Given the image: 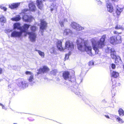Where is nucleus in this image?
Listing matches in <instances>:
<instances>
[{
	"label": "nucleus",
	"instance_id": "27",
	"mask_svg": "<svg viewBox=\"0 0 124 124\" xmlns=\"http://www.w3.org/2000/svg\"><path fill=\"white\" fill-rule=\"evenodd\" d=\"M115 58H116L115 62L117 64L118 63H121V61L120 57L119 56H116V57L114 59H115Z\"/></svg>",
	"mask_w": 124,
	"mask_h": 124
},
{
	"label": "nucleus",
	"instance_id": "55",
	"mask_svg": "<svg viewBox=\"0 0 124 124\" xmlns=\"http://www.w3.org/2000/svg\"><path fill=\"white\" fill-rule=\"evenodd\" d=\"M57 80L58 81H59V78H57Z\"/></svg>",
	"mask_w": 124,
	"mask_h": 124
},
{
	"label": "nucleus",
	"instance_id": "21",
	"mask_svg": "<svg viewBox=\"0 0 124 124\" xmlns=\"http://www.w3.org/2000/svg\"><path fill=\"white\" fill-rule=\"evenodd\" d=\"M18 29L21 30L22 28L21 27L20 24L19 23H15L14 24V29Z\"/></svg>",
	"mask_w": 124,
	"mask_h": 124
},
{
	"label": "nucleus",
	"instance_id": "39",
	"mask_svg": "<svg viewBox=\"0 0 124 124\" xmlns=\"http://www.w3.org/2000/svg\"><path fill=\"white\" fill-rule=\"evenodd\" d=\"M111 91L112 94L113 95V96H114L116 92V90L114 89H113Z\"/></svg>",
	"mask_w": 124,
	"mask_h": 124
},
{
	"label": "nucleus",
	"instance_id": "46",
	"mask_svg": "<svg viewBox=\"0 0 124 124\" xmlns=\"http://www.w3.org/2000/svg\"><path fill=\"white\" fill-rule=\"evenodd\" d=\"M2 107L3 109H4L5 110H6L7 109V108H5L3 105L2 106Z\"/></svg>",
	"mask_w": 124,
	"mask_h": 124
},
{
	"label": "nucleus",
	"instance_id": "56",
	"mask_svg": "<svg viewBox=\"0 0 124 124\" xmlns=\"http://www.w3.org/2000/svg\"><path fill=\"white\" fill-rule=\"evenodd\" d=\"M9 31H8L9 32H10L11 31L10 30H8Z\"/></svg>",
	"mask_w": 124,
	"mask_h": 124
},
{
	"label": "nucleus",
	"instance_id": "3",
	"mask_svg": "<svg viewBox=\"0 0 124 124\" xmlns=\"http://www.w3.org/2000/svg\"><path fill=\"white\" fill-rule=\"evenodd\" d=\"M63 77L64 79L70 82V83L75 82L76 79L75 77L71 78L69 72L67 71H65L63 73Z\"/></svg>",
	"mask_w": 124,
	"mask_h": 124
},
{
	"label": "nucleus",
	"instance_id": "16",
	"mask_svg": "<svg viewBox=\"0 0 124 124\" xmlns=\"http://www.w3.org/2000/svg\"><path fill=\"white\" fill-rule=\"evenodd\" d=\"M29 7V10L30 11H35L36 9V7L34 4V3L33 2H32L30 3Z\"/></svg>",
	"mask_w": 124,
	"mask_h": 124
},
{
	"label": "nucleus",
	"instance_id": "5",
	"mask_svg": "<svg viewBox=\"0 0 124 124\" xmlns=\"http://www.w3.org/2000/svg\"><path fill=\"white\" fill-rule=\"evenodd\" d=\"M74 47V45L72 42L69 41L66 42L64 49L69 51V53L73 49Z\"/></svg>",
	"mask_w": 124,
	"mask_h": 124
},
{
	"label": "nucleus",
	"instance_id": "30",
	"mask_svg": "<svg viewBox=\"0 0 124 124\" xmlns=\"http://www.w3.org/2000/svg\"><path fill=\"white\" fill-rule=\"evenodd\" d=\"M6 21V19L3 16H2V17L0 18V22L2 23H5Z\"/></svg>",
	"mask_w": 124,
	"mask_h": 124
},
{
	"label": "nucleus",
	"instance_id": "43",
	"mask_svg": "<svg viewBox=\"0 0 124 124\" xmlns=\"http://www.w3.org/2000/svg\"><path fill=\"white\" fill-rule=\"evenodd\" d=\"M111 66L112 68L113 69H114L116 67L115 65L113 63H112L111 64Z\"/></svg>",
	"mask_w": 124,
	"mask_h": 124
},
{
	"label": "nucleus",
	"instance_id": "38",
	"mask_svg": "<svg viewBox=\"0 0 124 124\" xmlns=\"http://www.w3.org/2000/svg\"><path fill=\"white\" fill-rule=\"evenodd\" d=\"M122 28V26L119 25H117L115 27V29H119Z\"/></svg>",
	"mask_w": 124,
	"mask_h": 124
},
{
	"label": "nucleus",
	"instance_id": "12",
	"mask_svg": "<svg viewBox=\"0 0 124 124\" xmlns=\"http://www.w3.org/2000/svg\"><path fill=\"white\" fill-rule=\"evenodd\" d=\"M23 19L24 21L26 22H30L31 21L32 17L31 16L25 15L23 16Z\"/></svg>",
	"mask_w": 124,
	"mask_h": 124
},
{
	"label": "nucleus",
	"instance_id": "34",
	"mask_svg": "<svg viewBox=\"0 0 124 124\" xmlns=\"http://www.w3.org/2000/svg\"><path fill=\"white\" fill-rule=\"evenodd\" d=\"M112 85L113 86H117L119 85V84L118 83L117 84L116 82L115 81H112Z\"/></svg>",
	"mask_w": 124,
	"mask_h": 124
},
{
	"label": "nucleus",
	"instance_id": "54",
	"mask_svg": "<svg viewBox=\"0 0 124 124\" xmlns=\"http://www.w3.org/2000/svg\"><path fill=\"white\" fill-rule=\"evenodd\" d=\"M0 105L2 107V106H3V105L1 103H0Z\"/></svg>",
	"mask_w": 124,
	"mask_h": 124
},
{
	"label": "nucleus",
	"instance_id": "7",
	"mask_svg": "<svg viewBox=\"0 0 124 124\" xmlns=\"http://www.w3.org/2000/svg\"><path fill=\"white\" fill-rule=\"evenodd\" d=\"M106 53H111V55L113 59L116 57V52L113 48L107 46V49H106Z\"/></svg>",
	"mask_w": 124,
	"mask_h": 124
},
{
	"label": "nucleus",
	"instance_id": "52",
	"mask_svg": "<svg viewBox=\"0 0 124 124\" xmlns=\"http://www.w3.org/2000/svg\"><path fill=\"white\" fill-rule=\"evenodd\" d=\"M112 1H118L119 0H111Z\"/></svg>",
	"mask_w": 124,
	"mask_h": 124
},
{
	"label": "nucleus",
	"instance_id": "22",
	"mask_svg": "<svg viewBox=\"0 0 124 124\" xmlns=\"http://www.w3.org/2000/svg\"><path fill=\"white\" fill-rule=\"evenodd\" d=\"M20 3H13L10 5H9V7L12 9L16 8L19 5Z\"/></svg>",
	"mask_w": 124,
	"mask_h": 124
},
{
	"label": "nucleus",
	"instance_id": "35",
	"mask_svg": "<svg viewBox=\"0 0 124 124\" xmlns=\"http://www.w3.org/2000/svg\"><path fill=\"white\" fill-rule=\"evenodd\" d=\"M36 29V26H32L31 28V30L33 31H35Z\"/></svg>",
	"mask_w": 124,
	"mask_h": 124
},
{
	"label": "nucleus",
	"instance_id": "1",
	"mask_svg": "<svg viewBox=\"0 0 124 124\" xmlns=\"http://www.w3.org/2000/svg\"><path fill=\"white\" fill-rule=\"evenodd\" d=\"M77 44L78 49L82 52H86L90 56H92V47L88 45L87 41L84 40L81 38H78L77 40Z\"/></svg>",
	"mask_w": 124,
	"mask_h": 124
},
{
	"label": "nucleus",
	"instance_id": "58",
	"mask_svg": "<svg viewBox=\"0 0 124 124\" xmlns=\"http://www.w3.org/2000/svg\"><path fill=\"white\" fill-rule=\"evenodd\" d=\"M14 124H15V123H14Z\"/></svg>",
	"mask_w": 124,
	"mask_h": 124
},
{
	"label": "nucleus",
	"instance_id": "37",
	"mask_svg": "<svg viewBox=\"0 0 124 124\" xmlns=\"http://www.w3.org/2000/svg\"><path fill=\"white\" fill-rule=\"evenodd\" d=\"M70 54V53L68 54H66L65 55V57L64 58V61H65L66 59H68L69 57V55Z\"/></svg>",
	"mask_w": 124,
	"mask_h": 124
},
{
	"label": "nucleus",
	"instance_id": "42",
	"mask_svg": "<svg viewBox=\"0 0 124 124\" xmlns=\"http://www.w3.org/2000/svg\"><path fill=\"white\" fill-rule=\"evenodd\" d=\"M89 65L90 66L93 65L94 64V62L93 61H91L89 63Z\"/></svg>",
	"mask_w": 124,
	"mask_h": 124
},
{
	"label": "nucleus",
	"instance_id": "14",
	"mask_svg": "<svg viewBox=\"0 0 124 124\" xmlns=\"http://www.w3.org/2000/svg\"><path fill=\"white\" fill-rule=\"evenodd\" d=\"M22 32H18L16 31H14L11 33V37H20L22 34Z\"/></svg>",
	"mask_w": 124,
	"mask_h": 124
},
{
	"label": "nucleus",
	"instance_id": "18",
	"mask_svg": "<svg viewBox=\"0 0 124 124\" xmlns=\"http://www.w3.org/2000/svg\"><path fill=\"white\" fill-rule=\"evenodd\" d=\"M30 26V25L27 24H24L23 26V29L22 28V29L21 30V31L22 32V33L23 32H26L27 33V32L26 31L28 30Z\"/></svg>",
	"mask_w": 124,
	"mask_h": 124
},
{
	"label": "nucleus",
	"instance_id": "4",
	"mask_svg": "<svg viewBox=\"0 0 124 124\" xmlns=\"http://www.w3.org/2000/svg\"><path fill=\"white\" fill-rule=\"evenodd\" d=\"M25 73L27 75V79L29 83L32 85H33L35 82L34 81V75L33 73L30 71H26Z\"/></svg>",
	"mask_w": 124,
	"mask_h": 124
},
{
	"label": "nucleus",
	"instance_id": "47",
	"mask_svg": "<svg viewBox=\"0 0 124 124\" xmlns=\"http://www.w3.org/2000/svg\"><path fill=\"white\" fill-rule=\"evenodd\" d=\"M17 67L16 66H13V69L15 70H17L16 68Z\"/></svg>",
	"mask_w": 124,
	"mask_h": 124
},
{
	"label": "nucleus",
	"instance_id": "26",
	"mask_svg": "<svg viewBox=\"0 0 124 124\" xmlns=\"http://www.w3.org/2000/svg\"><path fill=\"white\" fill-rule=\"evenodd\" d=\"M21 18L20 15H17L15 17L11 18V20L13 21H17L20 20Z\"/></svg>",
	"mask_w": 124,
	"mask_h": 124
},
{
	"label": "nucleus",
	"instance_id": "2",
	"mask_svg": "<svg viewBox=\"0 0 124 124\" xmlns=\"http://www.w3.org/2000/svg\"><path fill=\"white\" fill-rule=\"evenodd\" d=\"M106 37V35H104L99 39L97 38H92L91 39L93 49L95 51L96 54L98 53L99 49L103 48L104 46Z\"/></svg>",
	"mask_w": 124,
	"mask_h": 124
},
{
	"label": "nucleus",
	"instance_id": "45",
	"mask_svg": "<svg viewBox=\"0 0 124 124\" xmlns=\"http://www.w3.org/2000/svg\"><path fill=\"white\" fill-rule=\"evenodd\" d=\"M3 69L2 68H0V74H1L2 73Z\"/></svg>",
	"mask_w": 124,
	"mask_h": 124
},
{
	"label": "nucleus",
	"instance_id": "32",
	"mask_svg": "<svg viewBox=\"0 0 124 124\" xmlns=\"http://www.w3.org/2000/svg\"><path fill=\"white\" fill-rule=\"evenodd\" d=\"M39 54L42 57L44 58V52L41 51H39Z\"/></svg>",
	"mask_w": 124,
	"mask_h": 124
},
{
	"label": "nucleus",
	"instance_id": "28",
	"mask_svg": "<svg viewBox=\"0 0 124 124\" xmlns=\"http://www.w3.org/2000/svg\"><path fill=\"white\" fill-rule=\"evenodd\" d=\"M118 113L120 116H123L124 115V111L121 108H119L118 110Z\"/></svg>",
	"mask_w": 124,
	"mask_h": 124
},
{
	"label": "nucleus",
	"instance_id": "24",
	"mask_svg": "<svg viewBox=\"0 0 124 124\" xmlns=\"http://www.w3.org/2000/svg\"><path fill=\"white\" fill-rule=\"evenodd\" d=\"M111 73L112 76L115 78H117L119 75L118 73L115 71H113L112 72V71H111Z\"/></svg>",
	"mask_w": 124,
	"mask_h": 124
},
{
	"label": "nucleus",
	"instance_id": "41",
	"mask_svg": "<svg viewBox=\"0 0 124 124\" xmlns=\"http://www.w3.org/2000/svg\"><path fill=\"white\" fill-rule=\"evenodd\" d=\"M0 8L1 9H3V10L5 11H6L7 9V8H6V7L2 6L0 7Z\"/></svg>",
	"mask_w": 124,
	"mask_h": 124
},
{
	"label": "nucleus",
	"instance_id": "31",
	"mask_svg": "<svg viewBox=\"0 0 124 124\" xmlns=\"http://www.w3.org/2000/svg\"><path fill=\"white\" fill-rule=\"evenodd\" d=\"M116 120L120 123H122L124 122L123 120L119 117H117L116 119Z\"/></svg>",
	"mask_w": 124,
	"mask_h": 124
},
{
	"label": "nucleus",
	"instance_id": "8",
	"mask_svg": "<svg viewBox=\"0 0 124 124\" xmlns=\"http://www.w3.org/2000/svg\"><path fill=\"white\" fill-rule=\"evenodd\" d=\"M27 34L29 35V38L31 42H34L35 41L36 35L34 32H28Z\"/></svg>",
	"mask_w": 124,
	"mask_h": 124
},
{
	"label": "nucleus",
	"instance_id": "48",
	"mask_svg": "<svg viewBox=\"0 0 124 124\" xmlns=\"http://www.w3.org/2000/svg\"><path fill=\"white\" fill-rule=\"evenodd\" d=\"M104 116L106 117L107 118H110V117H109V116H108V115H104Z\"/></svg>",
	"mask_w": 124,
	"mask_h": 124
},
{
	"label": "nucleus",
	"instance_id": "25",
	"mask_svg": "<svg viewBox=\"0 0 124 124\" xmlns=\"http://www.w3.org/2000/svg\"><path fill=\"white\" fill-rule=\"evenodd\" d=\"M116 43L118 44L121 43L122 42L121 38V36L119 35H117L116 36Z\"/></svg>",
	"mask_w": 124,
	"mask_h": 124
},
{
	"label": "nucleus",
	"instance_id": "50",
	"mask_svg": "<svg viewBox=\"0 0 124 124\" xmlns=\"http://www.w3.org/2000/svg\"><path fill=\"white\" fill-rule=\"evenodd\" d=\"M50 1H55L56 0H49Z\"/></svg>",
	"mask_w": 124,
	"mask_h": 124
},
{
	"label": "nucleus",
	"instance_id": "20",
	"mask_svg": "<svg viewBox=\"0 0 124 124\" xmlns=\"http://www.w3.org/2000/svg\"><path fill=\"white\" fill-rule=\"evenodd\" d=\"M50 10L51 12L54 10L56 11L57 10V6L55 4L53 3L51 5L50 7Z\"/></svg>",
	"mask_w": 124,
	"mask_h": 124
},
{
	"label": "nucleus",
	"instance_id": "15",
	"mask_svg": "<svg viewBox=\"0 0 124 124\" xmlns=\"http://www.w3.org/2000/svg\"><path fill=\"white\" fill-rule=\"evenodd\" d=\"M72 32L71 30L69 29H65L63 31V34L64 36L71 35Z\"/></svg>",
	"mask_w": 124,
	"mask_h": 124
},
{
	"label": "nucleus",
	"instance_id": "53",
	"mask_svg": "<svg viewBox=\"0 0 124 124\" xmlns=\"http://www.w3.org/2000/svg\"><path fill=\"white\" fill-rule=\"evenodd\" d=\"M75 92V93L76 94V95H78V93H77V92Z\"/></svg>",
	"mask_w": 124,
	"mask_h": 124
},
{
	"label": "nucleus",
	"instance_id": "13",
	"mask_svg": "<svg viewBox=\"0 0 124 124\" xmlns=\"http://www.w3.org/2000/svg\"><path fill=\"white\" fill-rule=\"evenodd\" d=\"M106 6L108 11L111 13L113 10V8L112 4L109 2V1L106 2Z\"/></svg>",
	"mask_w": 124,
	"mask_h": 124
},
{
	"label": "nucleus",
	"instance_id": "10",
	"mask_svg": "<svg viewBox=\"0 0 124 124\" xmlns=\"http://www.w3.org/2000/svg\"><path fill=\"white\" fill-rule=\"evenodd\" d=\"M17 85L20 87L24 88L28 86V84L26 81L24 80H22L19 82Z\"/></svg>",
	"mask_w": 124,
	"mask_h": 124
},
{
	"label": "nucleus",
	"instance_id": "19",
	"mask_svg": "<svg viewBox=\"0 0 124 124\" xmlns=\"http://www.w3.org/2000/svg\"><path fill=\"white\" fill-rule=\"evenodd\" d=\"M121 6L120 5L117 6L116 8V12L117 15H119L123 11V8L121 7Z\"/></svg>",
	"mask_w": 124,
	"mask_h": 124
},
{
	"label": "nucleus",
	"instance_id": "29",
	"mask_svg": "<svg viewBox=\"0 0 124 124\" xmlns=\"http://www.w3.org/2000/svg\"><path fill=\"white\" fill-rule=\"evenodd\" d=\"M67 22V21L66 19H64L63 20H61L59 21V23L60 25H61V27H63V23L64 22Z\"/></svg>",
	"mask_w": 124,
	"mask_h": 124
},
{
	"label": "nucleus",
	"instance_id": "6",
	"mask_svg": "<svg viewBox=\"0 0 124 124\" xmlns=\"http://www.w3.org/2000/svg\"><path fill=\"white\" fill-rule=\"evenodd\" d=\"M71 26L72 27L77 31H79L84 29V28L75 22L71 23Z\"/></svg>",
	"mask_w": 124,
	"mask_h": 124
},
{
	"label": "nucleus",
	"instance_id": "11",
	"mask_svg": "<svg viewBox=\"0 0 124 124\" xmlns=\"http://www.w3.org/2000/svg\"><path fill=\"white\" fill-rule=\"evenodd\" d=\"M49 69L46 66H44L42 68H40L39 70H37L38 72H37L38 75L43 73L44 72H46L49 70Z\"/></svg>",
	"mask_w": 124,
	"mask_h": 124
},
{
	"label": "nucleus",
	"instance_id": "40",
	"mask_svg": "<svg viewBox=\"0 0 124 124\" xmlns=\"http://www.w3.org/2000/svg\"><path fill=\"white\" fill-rule=\"evenodd\" d=\"M97 3L99 5H101L102 3V2L100 0L97 1Z\"/></svg>",
	"mask_w": 124,
	"mask_h": 124
},
{
	"label": "nucleus",
	"instance_id": "23",
	"mask_svg": "<svg viewBox=\"0 0 124 124\" xmlns=\"http://www.w3.org/2000/svg\"><path fill=\"white\" fill-rule=\"evenodd\" d=\"M115 36H112L109 39V41L112 44H117L116 43V40Z\"/></svg>",
	"mask_w": 124,
	"mask_h": 124
},
{
	"label": "nucleus",
	"instance_id": "36",
	"mask_svg": "<svg viewBox=\"0 0 124 124\" xmlns=\"http://www.w3.org/2000/svg\"><path fill=\"white\" fill-rule=\"evenodd\" d=\"M28 11V9H24L23 10V11L22 13H21L20 14L21 15H23V14L25 15L26 14L25 12Z\"/></svg>",
	"mask_w": 124,
	"mask_h": 124
},
{
	"label": "nucleus",
	"instance_id": "51",
	"mask_svg": "<svg viewBox=\"0 0 124 124\" xmlns=\"http://www.w3.org/2000/svg\"><path fill=\"white\" fill-rule=\"evenodd\" d=\"M35 51H36L38 52V53H39V51H40V50H38L36 49H35Z\"/></svg>",
	"mask_w": 124,
	"mask_h": 124
},
{
	"label": "nucleus",
	"instance_id": "44",
	"mask_svg": "<svg viewBox=\"0 0 124 124\" xmlns=\"http://www.w3.org/2000/svg\"><path fill=\"white\" fill-rule=\"evenodd\" d=\"M50 51L51 53H53L54 52V48H53L50 50Z\"/></svg>",
	"mask_w": 124,
	"mask_h": 124
},
{
	"label": "nucleus",
	"instance_id": "59",
	"mask_svg": "<svg viewBox=\"0 0 124 124\" xmlns=\"http://www.w3.org/2000/svg\"><path fill=\"white\" fill-rule=\"evenodd\" d=\"M114 116H116V115H114Z\"/></svg>",
	"mask_w": 124,
	"mask_h": 124
},
{
	"label": "nucleus",
	"instance_id": "49",
	"mask_svg": "<svg viewBox=\"0 0 124 124\" xmlns=\"http://www.w3.org/2000/svg\"><path fill=\"white\" fill-rule=\"evenodd\" d=\"M114 33L115 34H117L118 33V32L116 31H114Z\"/></svg>",
	"mask_w": 124,
	"mask_h": 124
},
{
	"label": "nucleus",
	"instance_id": "57",
	"mask_svg": "<svg viewBox=\"0 0 124 124\" xmlns=\"http://www.w3.org/2000/svg\"><path fill=\"white\" fill-rule=\"evenodd\" d=\"M123 68H124V65L123 66Z\"/></svg>",
	"mask_w": 124,
	"mask_h": 124
},
{
	"label": "nucleus",
	"instance_id": "9",
	"mask_svg": "<svg viewBox=\"0 0 124 124\" xmlns=\"http://www.w3.org/2000/svg\"><path fill=\"white\" fill-rule=\"evenodd\" d=\"M47 26L46 22L44 20L41 21V25L40 26V29L41 32V34L42 35L44 30L46 29Z\"/></svg>",
	"mask_w": 124,
	"mask_h": 124
},
{
	"label": "nucleus",
	"instance_id": "17",
	"mask_svg": "<svg viewBox=\"0 0 124 124\" xmlns=\"http://www.w3.org/2000/svg\"><path fill=\"white\" fill-rule=\"evenodd\" d=\"M62 42L61 40H58L57 42V46L58 49L62 51L64 50V48L62 46Z\"/></svg>",
	"mask_w": 124,
	"mask_h": 124
},
{
	"label": "nucleus",
	"instance_id": "33",
	"mask_svg": "<svg viewBox=\"0 0 124 124\" xmlns=\"http://www.w3.org/2000/svg\"><path fill=\"white\" fill-rule=\"evenodd\" d=\"M57 71L56 70H54L51 71V74H53L54 75H55L56 74Z\"/></svg>",
	"mask_w": 124,
	"mask_h": 124
}]
</instances>
